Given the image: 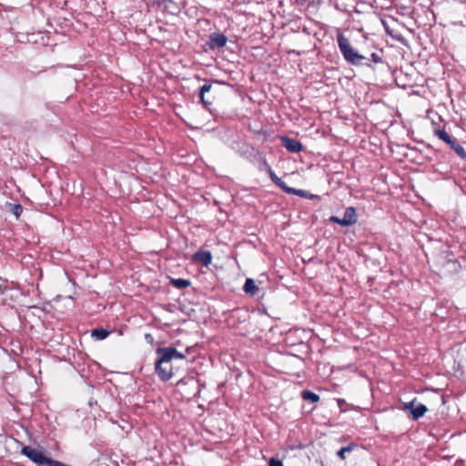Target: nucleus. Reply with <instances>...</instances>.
I'll use <instances>...</instances> for the list:
<instances>
[{
    "label": "nucleus",
    "mask_w": 466,
    "mask_h": 466,
    "mask_svg": "<svg viewBox=\"0 0 466 466\" xmlns=\"http://www.w3.org/2000/svg\"><path fill=\"white\" fill-rule=\"evenodd\" d=\"M157 359L155 362V371L162 381H167L173 377V362L185 360L186 355L174 347H159L156 350Z\"/></svg>",
    "instance_id": "nucleus-1"
},
{
    "label": "nucleus",
    "mask_w": 466,
    "mask_h": 466,
    "mask_svg": "<svg viewBox=\"0 0 466 466\" xmlns=\"http://www.w3.org/2000/svg\"><path fill=\"white\" fill-rule=\"evenodd\" d=\"M337 43L344 60L348 64L356 66H366L371 67L369 57L360 54L342 33L337 35Z\"/></svg>",
    "instance_id": "nucleus-2"
},
{
    "label": "nucleus",
    "mask_w": 466,
    "mask_h": 466,
    "mask_svg": "<svg viewBox=\"0 0 466 466\" xmlns=\"http://www.w3.org/2000/svg\"><path fill=\"white\" fill-rule=\"evenodd\" d=\"M21 453L38 466H51L54 461L53 459L46 457L43 451L28 445L22 448Z\"/></svg>",
    "instance_id": "nucleus-3"
},
{
    "label": "nucleus",
    "mask_w": 466,
    "mask_h": 466,
    "mask_svg": "<svg viewBox=\"0 0 466 466\" xmlns=\"http://www.w3.org/2000/svg\"><path fill=\"white\" fill-rule=\"evenodd\" d=\"M244 150L241 153L242 156L246 157L249 161H253L258 157V169L260 171L265 170L266 172L268 170V167H271L268 163L267 159L262 157L259 152L249 145L244 146Z\"/></svg>",
    "instance_id": "nucleus-4"
},
{
    "label": "nucleus",
    "mask_w": 466,
    "mask_h": 466,
    "mask_svg": "<svg viewBox=\"0 0 466 466\" xmlns=\"http://www.w3.org/2000/svg\"><path fill=\"white\" fill-rule=\"evenodd\" d=\"M228 42V37L221 33H213L209 35L207 42L210 50L219 49L224 47Z\"/></svg>",
    "instance_id": "nucleus-5"
},
{
    "label": "nucleus",
    "mask_w": 466,
    "mask_h": 466,
    "mask_svg": "<svg viewBox=\"0 0 466 466\" xmlns=\"http://www.w3.org/2000/svg\"><path fill=\"white\" fill-rule=\"evenodd\" d=\"M282 146L291 153H299L302 150V144L294 138L289 137L287 136L279 137Z\"/></svg>",
    "instance_id": "nucleus-6"
},
{
    "label": "nucleus",
    "mask_w": 466,
    "mask_h": 466,
    "mask_svg": "<svg viewBox=\"0 0 466 466\" xmlns=\"http://www.w3.org/2000/svg\"><path fill=\"white\" fill-rule=\"evenodd\" d=\"M405 409L410 410L412 420H417L420 418L423 417L424 414L428 410V408L426 407V405L421 404V403H420L414 407L413 401L407 403L405 405Z\"/></svg>",
    "instance_id": "nucleus-7"
},
{
    "label": "nucleus",
    "mask_w": 466,
    "mask_h": 466,
    "mask_svg": "<svg viewBox=\"0 0 466 466\" xmlns=\"http://www.w3.org/2000/svg\"><path fill=\"white\" fill-rule=\"evenodd\" d=\"M342 227H350L357 223L358 216L354 207H348L341 218Z\"/></svg>",
    "instance_id": "nucleus-8"
},
{
    "label": "nucleus",
    "mask_w": 466,
    "mask_h": 466,
    "mask_svg": "<svg viewBox=\"0 0 466 466\" xmlns=\"http://www.w3.org/2000/svg\"><path fill=\"white\" fill-rule=\"evenodd\" d=\"M192 259L196 262H200L202 265L208 267L212 262V254L208 250H198L192 256Z\"/></svg>",
    "instance_id": "nucleus-9"
},
{
    "label": "nucleus",
    "mask_w": 466,
    "mask_h": 466,
    "mask_svg": "<svg viewBox=\"0 0 466 466\" xmlns=\"http://www.w3.org/2000/svg\"><path fill=\"white\" fill-rule=\"evenodd\" d=\"M285 193L299 196V197H301V198H304L307 199H314V198H319L318 196L313 195V194L309 193V191H306L303 189H297V188L290 187H289L288 188H285Z\"/></svg>",
    "instance_id": "nucleus-10"
},
{
    "label": "nucleus",
    "mask_w": 466,
    "mask_h": 466,
    "mask_svg": "<svg viewBox=\"0 0 466 466\" xmlns=\"http://www.w3.org/2000/svg\"><path fill=\"white\" fill-rule=\"evenodd\" d=\"M211 87L212 84L206 82L199 89V98L206 108H208V106L212 105L211 101H208L205 98V94L209 92Z\"/></svg>",
    "instance_id": "nucleus-11"
},
{
    "label": "nucleus",
    "mask_w": 466,
    "mask_h": 466,
    "mask_svg": "<svg viewBox=\"0 0 466 466\" xmlns=\"http://www.w3.org/2000/svg\"><path fill=\"white\" fill-rule=\"evenodd\" d=\"M450 147L454 150V152L463 160L466 159V150L464 147L457 141V139L452 138L451 142L448 144Z\"/></svg>",
    "instance_id": "nucleus-12"
},
{
    "label": "nucleus",
    "mask_w": 466,
    "mask_h": 466,
    "mask_svg": "<svg viewBox=\"0 0 466 466\" xmlns=\"http://www.w3.org/2000/svg\"><path fill=\"white\" fill-rule=\"evenodd\" d=\"M243 290L247 293V294H249L251 296H255L257 295L258 291V286L255 284V281L253 279H247L245 283H244V286H243Z\"/></svg>",
    "instance_id": "nucleus-13"
},
{
    "label": "nucleus",
    "mask_w": 466,
    "mask_h": 466,
    "mask_svg": "<svg viewBox=\"0 0 466 466\" xmlns=\"http://www.w3.org/2000/svg\"><path fill=\"white\" fill-rule=\"evenodd\" d=\"M267 173L268 174V177L271 179V181L285 192V188H288L289 186L275 174L273 169L271 167H268Z\"/></svg>",
    "instance_id": "nucleus-14"
},
{
    "label": "nucleus",
    "mask_w": 466,
    "mask_h": 466,
    "mask_svg": "<svg viewBox=\"0 0 466 466\" xmlns=\"http://www.w3.org/2000/svg\"><path fill=\"white\" fill-rule=\"evenodd\" d=\"M443 267L445 268L446 271L450 273H456L461 269V265L458 262L457 259L454 258H449L445 261Z\"/></svg>",
    "instance_id": "nucleus-15"
},
{
    "label": "nucleus",
    "mask_w": 466,
    "mask_h": 466,
    "mask_svg": "<svg viewBox=\"0 0 466 466\" xmlns=\"http://www.w3.org/2000/svg\"><path fill=\"white\" fill-rule=\"evenodd\" d=\"M169 283L176 289H182L190 287L191 281L185 279L169 278Z\"/></svg>",
    "instance_id": "nucleus-16"
},
{
    "label": "nucleus",
    "mask_w": 466,
    "mask_h": 466,
    "mask_svg": "<svg viewBox=\"0 0 466 466\" xmlns=\"http://www.w3.org/2000/svg\"><path fill=\"white\" fill-rule=\"evenodd\" d=\"M110 332L103 328L94 329L91 330V336L97 340L105 339L108 337Z\"/></svg>",
    "instance_id": "nucleus-17"
},
{
    "label": "nucleus",
    "mask_w": 466,
    "mask_h": 466,
    "mask_svg": "<svg viewBox=\"0 0 466 466\" xmlns=\"http://www.w3.org/2000/svg\"><path fill=\"white\" fill-rule=\"evenodd\" d=\"M301 397L304 400H308L311 403H316L319 400V396L316 394L315 392L305 390L301 392Z\"/></svg>",
    "instance_id": "nucleus-18"
},
{
    "label": "nucleus",
    "mask_w": 466,
    "mask_h": 466,
    "mask_svg": "<svg viewBox=\"0 0 466 466\" xmlns=\"http://www.w3.org/2000/svg\"><path fill=\"white\" fill-rule=\"evenodd\" d=\"M434 135L437 136L439 137V139L445 142L447 145L452 139V137L444 129H441V128H435Z\"/></svg>",
    "instance_id": "nucleus-19"
},
{
    "label": "nucleus",
    "mask_w": 466,
    "mask_h": 466,
    "mask_svg": "<svg viewBox=\"0 0 466 466\" xmlns=\"http://www.w3.org/2000/svg\"><path fill=\"white\" fill-rule=\"evenodd\" d=\"M356 447L355 444L351 443V444H349L348 446H345V447H342L341 449H339L338 451H337V455L338 457L340 459V460H345L346 459V452H350L354 448Z\"/></svg>",
    "instance_id": "nucleus-20"
},
{
    "label": "nucleus",
    "mask_w": 466,
    "mask_h": 466,
    "mask_svg": "<svg viewBox=\"0 0 466 466\" xmlns=\"http://www.w3.org/2000/svg\"><path fill=\"white\" fill-rule=\"evenodd\" d=\"M10 211L12 214L18 218L23 213V207L20 204H9Z\"/></svg>",
    "instance_id": "nucleus-21"
},
{
    "label": "nucleus",
    "mask_w": 466,
    "mask_h": 466,
    "mask_svg": "<svg viewBox=\"0 0 466 466\" xmlns=\"http://www.w3.org/2000/svg\"><path fill=\"white\" fill-rule=\"evenodd\" d=\"M369 60L375 64H381L383 62L382 56L378 53H371Z\"/></svg>",
    "instance_id": "nucleus-22"
},
{
    "label": "nucleus",
    "mask_w": 466,
    "mask_h": 466,
    "mask_svg": "<svg viewBox=\"0 0 466 466\" xmlns=\"http://www.w3.org/2000/svg\"><path fill=\"white\" fill-rule=\"evenodd\" d=\"M268 466H284L282 461L278 458H270Z\"/></svg>",
    "instance_id": "nucleus-23"
},
{
    "label": "nucleus",
    "mask_w": 466,
    "mask_h": 466,
    "mask_svg": "<svg viewBox=\"0 0 466 466\" xmlns=\"http://www.w3.org/2000/svg\"><path fill=\"white\" fill-rule=\"evenodd\" d=\"M329 222L336 223V224H339V225L342 226V222H341L342 220H341V218H339V217H337V216H331V217H329Z\"/></svg>",
    "instance_id": "nucleus-24"
},
{
    "label": "nucleus",
    "mask_w": 466,
    "mask_h": 466,
    "mask_svg": "<svg viewBox=\"0 0 466 466\" xmlns=\"http://www.w3.org/2000/svg\"><path fill=\"white\" fill-rule=\"evenodd\" d=\"M145 339H146V340H147V342H150V343L154 341V338H153V336H152L151 334H148V333H147V334L145 335Z\"/></svg>",
    "instance_id": "nucleus-25"
},
{
    "label": "nucleus",
    "mask_w": 466,
    "mask_h": 466,
    "mask_svg": "<svg viewBox=\"0 0 466 466\" xmlns=\"http://www.w3.org/2000/svg\"><path fill=\"white\" fill-rule=\"evenodd\" d=\"M256 134H258V135H268V132L266 130H264L263 128H260L259 130H257L255 131Z\"/></svg>",
    "instance_id": "nucleus-26"
}]
</instances>
